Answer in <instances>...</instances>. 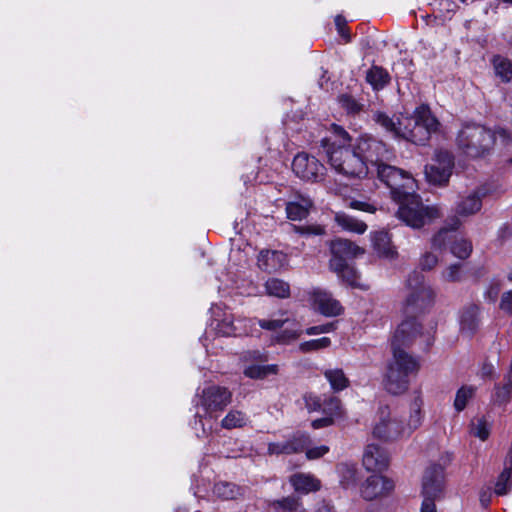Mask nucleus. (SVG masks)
I'll list each match as a JSON object with an SVG mask.
<instances>
[{"mask_svg":"<svg viewBox=\"0 0 512 512\" xmlns=\"http://www.w3.org/2000/svg\"><path fill=\"white\" fill-rule=\"evenodd\" d=\"M416 341L428 347L432 343V335L430 332H422L417 320L408 317L398 325L391 340L393 355L387 363L383 379L384 388L388 393H405L410 385V377L417 375L420 369L419 360L405 351L406 347Z\"/></svg>","mask_w":512,"mask_h":512,"instance_id":"1","label":"nucleus"},{"mask_svg":"<svg viewBox=\"0 0 512 512\" xmlns=\"http://www.w3.org/2000/svg\"><path fill=\"white\" fill-rule=\"evenodd\" d=\"M377 176L391 192L392 198L399 204L397 217L407 226L419 229L440 216L435 206H426L416 194L417 183L413 176L395 166H378Z\"/></svg>","mask_w":512,"mask_h":512,"instance_id":"2","label":"nucleus"},{"mask_svg":"<svg viewBox=\"0 0 512 512\" xmlns=\"http://www.w3.org/2000/svg\"><path fill=\"white\" fill-rule=\"evenodd\" d=\"M335 131L340 137V142L323 140V147L326 152L328 163L338 174L349 178H362L368 174V165L358 155L356 148L347 145L350 137L341 127L335 126Z\"/></svg>","mask_w":512,"mask_h":512,"instance_id":"3","label":"nucleus"},{"mask_svg":"<svg viewBox=\"0 0 512 512\" xmlns=\"http://www.w3.org/2000/svg\"><path fill=\"white\" fill-rule=\"evenodd\" d=\"M422 405L421 397L417 396L410 405V414L406 422L392 415L388 407L380 408L378 420L373 427V436L385 442L409 437L422 424Z\"/></svg>","mask_w":512,"mask_h":512,"instance_id":"4","label":"nucleus"},{"mask_svg":"<svg viewBox=\"0 0 512 512\" xmlns=\"http://www.w3.org/2000/svg\"><path fill=\"white\" fill-rule=\"evenodd\" d=\"M197 411L193 429L198 437L208 436L214 427L218 413L232 400V393L225 387L211 385L197 394Z\"/></svg>","mask_w":512,"mask_h":512,"instance_id":"5","label":"nucleus"},{"mask_svg":"<svg viewBox=\"0 0 512 512\" xmlns=\"http://www.w3.org/2000/svg\"><path fill=\"white\" fill-rule=\"evenodd\" d=\"M496 143H500L497 130L475 123L464 124L456 138L458 149L469 158L486 156Z\"/></svg>","mask_w":512,"mask_h":512,"instance_id":"6","label":"nucleus"},{"mask_svg":"<svg viewBox=\"0 0 512 512\" xmlns=\"http://www.w3.org/2000/svg\"><path fill=\"white\" fill-rule=\"evenodd\" d=\"M438 120L432 115L429 107L422 105L416 108L413 116L404 117L403 129L398 130L399 137L417 145H424L439 128Z\"/></svg>","mask_w":512,"mask_h":512,"instance_id":"7","label":"nucleus"},{"mask_svg":"<svg viewBox=\"0 0 512 512\" xmlns=\"http://www.w3.org/2000/svg\"><path fill=\"white\" fill-rule=\"evenodd\" d=\"M434 299L432 288L425 282V277L421 272L413 271L406 281V296L403 303L404 310L416 312L424 309Z\"/></svg>","mask_w":512,"mask_h":512,"instance_id":"8","label":"nucleus"},{"mask_svg":"<svg viewBox=\"0 0 512 512\" xmlns=\"http://www.w3.org/2000/svg\"><path fill=\"white\" fill-rule=\"evenodd\" d=\"M210 328L217 335L223 337L241 336L248 333L249 320L238 317L226 307L220 304L212 305Z\"/></svg>","mask_w":512,"mask_h":512,"instance_id":"9","label":"nucleus"},{"mask_svg":"<svg viewBox=\"0 0 512 512\" xmlns=\"http://www.w3.org/2000/svg\"><path fill=\"white\" fill-rule=\"evenodd\" d=\"M310 438L307 434L296 433L291 438L280 441L271 442L268 444V454L270 455H281V454H293L299 453L306 450V457L309 460H315L321 458L329 452V447L321 445L313 448H309Z\"/></svg>","mask_w":512,"mask_h":512,"instance_id":"10","label":"nucleus"},{"mask_svg":"<svg viewBox=\"0 0 512 512\" xmlns=\"http://www.w3.org/2000/svg\"><path fill=\"white\" fill-rule=\"evenodd\" d=\"M444 466L431 464L424 472L422 480L423 502L421 512H436L435 500L443 490Z\"/></svg>","mask_w":512,"mask_h":512,"instance_id":"11","label":"nucleus"},{"mask_svg":"<svg viewBox=\"0 0 512 512\" xmlns=\"http://www.w3.org/2000/svg\"><path fill=\"white\" fill-rule=\"evenodd\" d=\"M358 155L365 160L368 165V171L370 167L378 169L379 165L384 164V161H388L392 158L393 154L386 145L371 136H361L355 146Z\"/></svg>","mask_w":512,"mask_h":512,"instance_id":"12","label":"nucleus"},{"mask_svg":"<svg viewBox=\"0 0 512 512\" xmlns=\"http://www.w3.org/2000/svg\"><path fill=\"white\" fill-rule=\"evenodd\" d=\"M458 218L451 219L450 228L441 229L432 239V245L435 248L445 246L446 240L453 239L450 246L451 253L459 259H466L472 252V244L469 240L452 235L453 231L460 226Z\"/></svg>","mask_w":512,"mask_h":512,"instance_id":"13","label":"nucleus"},{"mask_svg":"<svg viewBox=\"0 0 512 512\" xmlns=\"http://www.w3.org/2000/svg\"><path fill=\"white\" fill-rule=\"evenodd\" d=\"M453 167V155L446 150H437L432 163L425 167L426 179L431 184L444 185L448 182Z\"/></svg>","mask_w":512,"mask_h":512,"instance_id":"14","label":"nucleus"},{"mask_svg":"<svg viewBox=\"0 0 512 512\" xmlns=\"http://www.w3.org/2000/svg\"><path fill=\"white\" fill-rule=\"evenodd\" d=\"M268 360V354L258 350L249 351L243 357V374L250 379H265L270 375H276L279 371L277 364H264Z\"/></svg>","mask_w":512,"mask_h":512,"instance_id":"15","label":"nucleus"},{"mask_svg":"<svg viewBox=\"0 0 512 512\" xmlns=\"http://www.w3.org/2000/svg\"><path fill=\"white\" fill-rule=\"evenodd\" d=\"M292 170L297 177L310 182L323 180L326 171L324 165L318 159L305 152L298 153L294 157Z\"/></svg>","mask_w":512,"mask_h":512,"instance_id":"16","label":"nucleus"},{"mask_svg":"<svg viewBox=\"0 0 512 512\" xmlns=\"http://www.w3.org/2000/svg\"><path fill=\"white\" fill-rule=\"evenodd\" d=\"M331 253L330 268L333 271H342L348 264L347 261L364 254V249L349 240L336 239L331 243Z\"/></svg>","mask_w":512,"mask_h":512,"instance_id":"17","label":"nucleus"},{"mask_svg":"<svg viewBox=\"0 0 512 512\" xmlns=\"http://www.w3.org/2000/svg\"><path fill=\"white\" fill-rule=\"evenodd\" d=\"M395 485L394 482L382 475L374 474L362 484L360 493L363 499L372 501L390 494Z\"/></svg>","mask_w":512,"mask_h":512,"instance_id":"18","label":"nucleus"},{"mask_svg":"<svg viewBox=\"0 0 512 512\" xmlns=\"http://www.w3.org/2000/svg\"><path fill=\"white\" fill-rule=\"evenodd\" d=\"M311 302L314 309L324 316H338L342 313L343 308L338 300L331 293L322 289H314L311 294Z\"/></svg>","mask_w":512,"mask_h":512,"instance_id":"19","label":"nucleus"},{"mask_svg":"<svg viewBox=\"0 0 512 512\" xmlns=\"http://www.w3.org/2000/svg\"><path fill=\"white\" fill-rule=\"evenodd\" d=\"M390 461L388 452L376 444L367 445L363 454V465L368 471H383Z\"/></svg>","mask_w":512,"mask_h":512,"instance_id":"20","label":"nucleus"},{"mask_svg":"<svg viewBox=\"0 0 512 512\" xmlns=\"http://www.w3.org/2000/svg\"><path fill=\"white\" fill-rule=\"evenodd\" d=\"M287 264V256L275 250H262L258 255V267L265 272H275Z\"/></svg>","mask_w":512,"mask_h":512,"instance_id":"21","label":"nucleus"},{"mask_svg":"<svg viewBox=\"0 0 512 512\" xmlns=\"http://www.w3.org/2000/svg\"><path fill=\"white\" fill-rule=\"evenodd\" d=\"M295 491L303 494L316 492L321 488V481L311 473H295L289 478Z\"/></svg>","mask_w":512,"mask_h":512,"instance_id":"22","label":"nucleus"},{"mask_svg":"<svg viewBox=\"0 0 512 512\" xmlns=\"http://www.w3.org/2000/svg\"><path fill=\"white\" fill-rule=\"evenodd\" d=\"M312 206L313 203L310 198L299 196L295 200L286 203L287 218L292 221L305 219Z\"/></svg>","mask_w":512,"mask_h":512,"instance_id":"23","label":"nucleus"},{"mask_svg":"<svg viewBox=\"0 0 512 512\" xmlns=\"http://www.w3.org/2000/svg\"><path fill=\"white\" fill-rule=\"evenodd\" d=\"M371 241L374 250L379 256L393 259L397 255L395 248L391 244L388 232L378 231L371 233Z\"/></svg>","mask_w":512,"mask_h":512,"instance_id":"24","label":"nucleus"},{"mask_svg":"<svg viewBox=\"0 0 512 512\" xmlns=\"http://www.w3.org/2000/svg\"><path fill=\"white\" fill-rule=\"evenodd\" d=\"M302 334L300 326L295 320L290 319V323L285 324L283 330L272 337V343L287 345L298 339Z\"/></svg>","mask_w":512,"mask_h":512,"instance_id":"25","label":"nucleus"},{"mask_svg":"<svg viewBox=\"0 0 512 512\" xmlns=\"http://www.w3.org/2000/svg\"><path fill=\"white\" fill-rule=\"evenodd\" d=\"M479 308L471 305L463 310L460 316V330L468 335L474 333L478 327Z\"/></svg>","mask_w":512,"mask_h":512,"instance_id":"26","label":"nucleus"},{"mask_svg":"<svg viewBox=\"0 0 512 512\" xmlns=\"http://www.w3.org/2000/svg\"><path fill=\"white\" fill-rule=\"evenodd\" d=\"M334 218L335 222L346 231L363 234L367 230V225L363 221L344 212H337Z\"/></svg>","mask_w":512,"mask_h":512,"instance_id":"27","label":"nucleus"},{"mask_svg":"<svg viewBox=\"0 0 512 512\" xmlns=\"http://www.w3.org/2000/svg\"><path fill=\"white\" fill-rule=\"evenodd\" d=\"M324 377L330 384L334 392H340L346 389L350 381L345 375L344 371L340 368L327 369L324 371Z\"/></svg>","mask_w":512,"mask_h":512,"instance_id":"28","label":"nucleus"},{"mask_svg":"<svg viewBox=\"0 0 512 512\" xmlns=\"http://www.w3.org/2000/svg\"><path fill=\"white\" fill-rule=\"evenodd\" d=\"M242 493L243 489L241 487L227 481L217 482L213 487V494L222 500L236 499Z\"/></svg>","mask_w":512,"mask_h":512,"instance_id":"29","label":"nucleus"},{"mask_svg":"<svg viewBox=\"0 0 512 512\" xmlns=\"http://www.w3.org/2000/svg\"><path fill=\"white\" fill-rule=\"evenodd\" d=\"M367 82L372 86L373 90H382L390 81L389 73L379 66L371 67L366 74Z\"/></svg>","mask_w":512,"mask_h":512,"instance_id":"30","label":"nucleus"},{"mask_svg":"<svg viewBox=\"0 0 512 512\" xmlns=\"http://www.w3.org/2000/svg\"><path fill=\"white\" fill-rule=\"evenodd\" d=\"M480 197L473 193L463 198L456 206V213L460 216H470L481 209Z\"/></svg>","mask_w":512,"mask_h":512,"instance_id":"31","label":"nucleus"},{"mask_svg":"<svg viewBox=\"0 0 512 512\" xmlns=\"http://www.w3.org/2000/svg\"><path fill=\"white\" fill-rule=\"evenodd\" d=\"M265 292L271 297L287 298L290 295V286L284 280L269 278L264 284Z\"/></svg>","mask_w":512,"mask_h":512,"instance_id":"32","label":"nucleus"},{"mask_svg":"<svg viewBox=\"0 0 512 512\" xmlns=\"http://www.w3.org/2000/svg\"><path fill=\"white\" fill-rule=\"evenodd\" d=\"M248 416L237 409H231L221 420V427L224 429L242 428L247 425Z\"/></svg>","mask_w":512,"mask_h":512,"instance_id":"33","label":"nucleus"},{"mask_svg":"<svg viewBox=\"0 0 512 512\" xmlns=\"http://www.w3.org/2000/svg\"><path fill=\"white\" fill-rule=\"evenodd\" d=\"M495 74L503 81H512V61L500 55H496L492 59Z\"/></svg>","mask_w":512,"mask_h":512,"instance_id":"34","label":"nucleus"},{"mask_svg":"<svg viewBox=\"0 0 512 512\" xmlns=\"http://www.w3.org/2000/svg\"><path fill=\"white\" fill-rule=\"evenodd\" d=\"M375 121L381 125L386 131L392 133L394 136L399 137L398 130L403 129L404 117L397 118L395 121L388 115L378 112L375 114Z\"/></svg>","mask_w":512,"mask_h":512,"instance_id":"35","label":"nucleus"},{"mask_svg":"<svg viewBox=\"0 0 512 512\" xmlns=\"http://www.w3.org/2000/svg\"><path fill=\"white\" fill-rule=\"evenodd\" d=\"M325 416L331 417L333 420L341 418L343 411L341 401L335 396L325 397L322 401L320 410Z\"/></svg>","mask_w":512,"mask_h":512,"instance_id":"36","label":"nucleus"},{"mask_svg":"<svg viewBox=\"0 0 512 512\" xmlns=\"http://www.w3.org/2000/svg\"><path fill=\"white\" fill-rule=\"evenodd\" d=\"M512 488V469L505 467L501 474L498 476L494 493L498 496H504L509 493Z\"/></svg>","mask_w":512,"mask_h":512,"instance_id":"37","label":"nucleus"},{"mask_svg":"<svg viewBox=\"0 0 512 512\" xmlns=\"http://www.w3.org/2000/svg\"><path fill=\"white\" fill-rule=\"evenodd\" d=\"M475 387L473 386H462L456 392L454 400V408L457 412L463 411L468 402L473 398L475 394Z\"/></svg>","mask_w":512,"mask_h":512,"instance_id":"38","label":"nucleus"},{"mask_svg":"<svg viewBox=\"0 0 512 512\" xmlns=\"http://www.w3.org/2000/svg\"><path fill=\"white\" fill-rule=\"evenodd\" d=\"M491 424L485 418H478L471 423V434L482 441L488 439Z\"/></svg>","mask_w":512,"mask_h":512,"instance_id":"39","label":"nucleus"},{"mask_svg":"<svg viewBox=\"0 0 512 512\" xmlns=\"http://www.w3.org/2000/svg\"><path fill=\"white\" fill-rule=\"evenodd\" d=\"M338 473L340 475V482L344 488H349L356 483L357 470L355 466L341 464L338 466Z\"/></svg>","mask_w":512,"mask_h":512,"instance_id":"40","label":"nucleus"},{"mask_svg":"<svg viewBox=\"0 0 512 512\" xmlns=\"http://www.w3.org/2000/svg\"><path fill=\"white\" fill-rule=\"evenodd\" d=\"M331 345V340L328 337H322L319 339H313L309 341L302 342L298 349L302 353H308L312 351H318L321 349H325Z\"/></svg>","mask_w":512,"mask_h":512,"instance_id":"41","label":"nucleus"},{"mask_svg":"<svg viewBox=\"0 0 512 512\" xmlns=\"http://www.w3.org/2000/svg\"><path fill=\"white\" fill-rule=\"evenodd\" d=\"M290 323V319L288 317H280V318H271V319H261L258 320V324L262 329L277 331L285 326V324Z\"/></svg>","mask_w":512,"mask_h":512,"instance_id":"42","label":"nucleus"},{"mask_svg":"<svg viewBox=\"0 0 512 512\" xmlns=\"http://www.w3.org/2000/svg\"><path fill=\"white\" fill-rule=\"evenodd\" d=\"M463 265L452 264L443 273L442 278L448 282H459L463 279Z\"/></svg>","mask_w":512,"mask_h":512,"instance_id":"43","label":"nucleus"},{"mask_svg":"<svg viewBox=\"0 0 512 512\" xmlns=\"http://www.w3.org/2000/svg\"><path fill=\"white\" fill-rule=\"evenodd\" d=\"M337 273L339 277H341L347 284L350 286H358L359 285V276L357 271L350 266L349 264H346V267L342 271H334Z\"/></svg>","mask_w":512,"mask_h":512,"instance_id":"44","label":"nucleus"},{"mask_svg":"<svg viewBox=\"0 0 512 512\" xmlns=\"http://www.w3.org/2000/svg\"><path fill=\"white\" fill-rule=\"evenodd\" d=\"M339 103L348 113L355 114L362 109V104L358 103L349 95H341L339 97Z\"/></svg>","mask_w":512,"mask_h":512,"instance_id":"45","label":"nucleus"},{"mask_svg":"<svg viewBox=\"0 0 512 512\" xmlns=\"http://www.w3.org/2000/svg\"><path fill=\"white\" fill-rule=\"evenodd\" d=\"M300 504L294 498H285L277 502L279 512H299Z\"/></svg>","mask_w":512,"mask_h":512,"instance_id":"46","label":"nucleus"},{"mask_svg":"<svg viewBox=\"0 0 512 512\" xmlns=\"http://www.w3.org/2000/svg\"><path fill=\"white\" fill-rule=\"evenodd\" d=\"M293 228V230L296 232V233H299V234H303V235H322L324 234V229L323 227L319 226V225H311V226H296V225H292L291 226Z\"/></svg>","mask_w":512,"mask_h":512,"instance_id":"47","label":"nucleus"},{"mask_svg":"<svg viewBox=\"0 0 512 512\" xmlns=\"http://www.w3.org/2000/svg\"><path fill=\"white\" fill-rule=\"evenodd\" d=\"M305 406L310 412L320 411L322 407V401L320 397L314 394H309L304 397Z\"/></svg>","mask_w":512,"mask_h":512,"instance_id":"48","label":"nucleus"},{"mask_svg":"<svg viewBox=\"0 0 512 512\" xmlns=\"http://www.w3.org/2000/svg\"><path fill=\"white\" fill-rule=\"evenodd\" d=\"M348 207L368 213H375L377 211V207L374 204L359 200L350 201Z\"/></svg>","mask_w":512,"mask_h":512,"instance_id":"49","label":"nucleus"},{"mask_svg":"<svg viewBox=\"0 0 512 512\" xmlns=\"http://www.w3.org/2000/svg\"><path fill=\"white\" fill-rule=\"evenodd\" d=\"M437 262H438V259H437L436 255H434L433 253L427 252L420 258L419 265L422 270H431L432 268L435 267Z\"/></svg>","mask_w":512,"mask_h":512,"instance_id":"50","label":"nucleus"},{"mask_svg":"<svg viewBox=\"0 0 512 512\" xmlns=\"http://www.w3.org/2000/svg\"><path fill=\"white\" fill-rule=\"evenodd\" d=\"M334 328H335V326L333 323H327V324H323V325L309 327L305 330V333L307 335H319V334L329 333V332L333 331Z\"/></svg>","mask_w":512,"mask_h":512,"instance_id":"51","label":"nucleus"},{"mask_svg":"<svg viewBox=\"0 0 512 512\" xmlns=\"http://www.w3.org/2000/svg\"><path fill=\"white\" fill-rule=\"evenodd\" d=\"M335 25H336V28H337V31L339 33V35L346 41L348 42L350 40V35L348 33V30L346 28V20L343 16L341 15H337L335 17Z\"/></svg>","mask_w":512,"mask_h":512,"instance_id":"52","label":"nucleus"},{"mask_svg":"<svg viewBox=\"0 0 512 512\" xmlns=\"http://www.w3.org/2000/svg\"><path fill=\"white\" fill-rule=\"evenodd\" d=\"M500 308L509 313L512 314V291H507L503 293L501 300H500Z\"/></svg>","mask_w":512,"mask_h":512,"instance_id":"53","label":"nucleus"},{"mask_svg":"<svg viewBox=\"0 0 512 512\" xmlns=\"http://www.w3.org/2000/svg\"><path fill=\"white\" fill-rule=\"evenodd\" d=\"M497 135L500 139L501 145L508 146V145L512 144V131L509 132L508 130H506L504 128H498Z\"/></svg>","mask_w":512,"mask_h":512,"instance_id":"54","label":"nucleus"},{"mask_svg":"<svg viewBox=\"0 0 512 512\" xmlns=\"http://www.w3.org/2000/svg\"><path fill=\"white\" fill-rule=\"evenodd\" d=\"M334 420L331 417L324 416L322 418L312 421V427L315 429L323 428L333 424Z\"/></svg>","mask_w":512,"mask_h":512,"instance_id":"55","label":"nucleus"},{"mask_svg":"<svg viewBox=\"0 0 512 512\" xmlns=\"http://www.w3.org/2000/svg\"><path fill=\"white\" fill-rule=\"evenodd\" d=\"M494 366L490 363H484L480 369V375L482 378H488L493 375Z\"/></svg>","mask_w":512,"mask_h":512,"instance_id":"56","label":"nucleus"},{"mask_svg":"<svg viewBox=\"0 0 512 512\" xmlns=\"http://www.w3.org/2000/svg\"><path fill=\"white\" fill-rule=\"evenodd\" d=\"M316 512H335V511H334V508L330 504L323 502L318 506Z\"/></svg>","mask_w":512,"mask_h":512,"instance_id":"57","label":"nucleus"},{"mask_svg":"<svg viewBox=\"0 0 512 512\" xmlns=\"http://www.w3.org/2000/svg\"><path fill=\"white\" fill-rule=\"evenodd\" d=\"M507 462L509 463V467L512 469V447L507 454Z\"/></svg>","mask_w":512,"mask_h":512,"instance_id":"58","label":"nucleus"},{"mask_svg":"<svg viewBox=\"0 0 512 512\" xmlns=\"http://www.w3.org/2000/svg\"><path fill=\"white\" fill-rule=\"evenodd\" d=\"M207 340H208V332H206V336L203 340V346L205 347L206 351L209 352L210 348H209V344L207 343Z\"/></svg>","mask_w":512,"mask_h":512,"instance_id":"59","label":"nucleus"},{"mask_svg":"<svg viewBox=\"0 0 512 512\" xmlns=\"http://www.w3.org/2000/svg\"><path fill=\"white\" fill-rule=\"evenodd\" d=\"M507 278L512 283V270L509 272Z\"/></svg>","mask_w":512,"mask_h":512,"instance_id":"60","label":"nucleus"},{"mask_svg":"<svg viewBox=\"0 0 512 512\" xmlns=\"http://www.w3.org/2000/svg\"><path fill=\"white\" fill-rule=\"evenodd\" d=\"M504 3H507V4H511L512 5V0H502Z\"/></svg>","mask_w":512,"mask_h":512,"instance_id":"61","label":"nucleus"},{"mask_svg":"<svg viewBox=\"0 0 512 512\" xmlns=\"http://www.w3.org/2000/svg\"><path fill=\"white\" fill-rule=\"evenodd\" d=\"M225 457H235V455L225 454Z\"/></svg>","mask_w":512,"mask_h":512,"instance_id":"62","label":"nucleus"},{"mask_svg":"<svg viewBox=\"0 0 512 512\" xmlns=\"http://www.w3.org/2000/svg\"><path fill=\"white\" fill-rule=\"evenodd\" d=\"M508 163L512 166V157L509 159Z\"/></svg>","mask_w":512,"mask_h":512,"instance_id":"63","label":"nucleus"},{"mask_svg":"<svg viewBox=\"0 0 512 512\" xmlns=\"http://www.w3.org/2000/svg\"><path fill=\"white\" fill-rule=\"evenodd\" d=\"M481 501H482V502H484V501H485L484 495H481Z\"/></svg>","mask_w":512,"mask_h":512,"instance_id":"64","label":"nucleus"}]
</instances>
